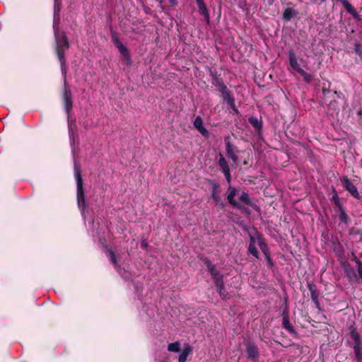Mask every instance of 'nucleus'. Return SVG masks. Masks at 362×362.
Masks as SVG:
<instances>
[{"label": "nucleus", "mask_w": 362, "mask_h": 362, "mask_svg": "<svg viewBox=\"0 0 362 362\" xmlns=\"http://www.w3.org/2000/svg\"><path fill=\"white\" fill-rule=\"evenodd\" d=\"M216 286L217 287V289L218 291V293L220 294V296L225 299L226 298L228 293L226 292V288L223 286V279H216L215 282Z\"/></svg>", "instance_id": "9d476101"}, {"label": "nucleus", "mask_w": 362, "mask_h": 362, "mask_svg": "<svg viewBox=\"0 0 362 362\" xmlns=\"http://www.w3.org/2000/svg\"><path fill=\"white\" fill-rule=\"evenodd\" d=\"M217 189L218 186L216 184H214L212 187L211 197L214 202L218 204L221 203V196L218 194Z\"/></svg>", "instance_id": "f3484780"}, {"label": "nucleus", "mask_w": 362, "mask_h": 362, "mask_svg": "<svg viewBox=\"0 0 362 362\" xmlns=\"http://www.w3.org/2000/svg\"><path fill=\"white\" fill-rule=\"evenodd\" d=\"M207 263V269L211 273V274L214 276V280L216 279H222V277H218V273L216 271L215 267L209 261Z\"/></svg>", "instance_id": "a211bd4d"}, {"label": "nucleus", "mask_w": 362, "mask_h": 362, "mask_svg": "<svg viewBox=\"0 0 362 362\" xmlns=\"http://www.w3.org/2000/svg\"><path fill=\"white\" fill-rule=\"evenodd\" d=\"M173 4H175V0H169ZM156 3H158L159 5L161 6L162 4V0H155Z\"/></svg>", "instance_id": "cd10ccee"}, {"label": "nucleus", "mask_w": 362, "mask_h": 362, "mask_svg": "<svg viewBox=\"0 0 362 362\" xmlns=\"http://www.w3.org/2000/svg\"><path fill=\"white\" fill-rule=\"evenodd\" d=\"M167 349L169 352L180 353L178 362H186L193 351V347L189 344H185L181 349V344L178 341L168 344Z\"/></svg>", "instance_id": "7ed1b4c3"}, {"label": "nucleus", "mask_w": 362, "mask_h": 362, "mask_svg": "<svg viewBox=\"0 0 362 362\" xmlns=\"http://www.w3.org/2000/svg\"><path fill=\"white\" fill-rule=\"evenodd\" d=\"M333 199H335L336 201H338V199H339L338 195L337 194L334 195Z\"/></svg>", "instance_id": "7c9ffc66"}, {"label": "nucleus", "mask_w": 362, "mask_h": 362, "mask_svg": "<svg viewBox=\"0 0 362 362\" xmlns=\"http://www.w3.org/2000/svg\"><path fill=\"white\" fill-rule=\"evenodd\" d=\"M64 107L65 110L69 115L71 107H72V99H71V94L70 91H69L66 88H65L64 93Z\"/></svg>", "instance_id": "6e6552de"}, {"label": "nucleus", "mask_w": 362, "mask_h": 362, "mask_svg": "<svg viewBox=\"0 0 362 362\" xmlns=\"http://www.w3.org/2000/svg\"><path fill=\"white\" fill-rule=\"evenodd\" d=\"M218 165L221 168L222 172L224 174L228 183L230 184V168L226 162V160L225 159L223 156L221 154H220V158L218 160Z\"/></svg>", "instance_id": "423d86ee"}, {"label": "nucleus", "mask_w": 362, "mask_h": 362, "mask_svg": "<svg viewBox=\"0 0 362 362\" xmlns=\"http://www.w3.org/2000/svg\"><path fill=\"white\" fill-rule=\"evenodd\" d=\"M304 78V80L307 82H310L312 81V76L307 74L303 69H300L299 71H298Z\"/></svg>", "instance_id": "5701e85b"}, {"label": "nucleus", "mask_w": 362, "mask_h": 362, "mask_svg": "<svg viewBox=\"0 0 362 362\" xmlns=\"http://www.w3.org/2000/svg\"><path fill=\"white\" fill-rule=\"evenodd\" d=\"M355 52L358 54L360 58L362 59V50L360 49L358 45H355Z\"/></svg>", "instance_id": "bb28decb"}, {"label": "nucleus", "mask_w": 362, "mask_h": 362, "mask_svg": "<svg viewBox=\"0 0 362 362\" xmlns=\"http://www.w3.org/2000/svg\"><path fill=\"white\" fill-rule=\"evenodd\" d=\"M148 247V243L146 240H142L141 242V247L146 248Z\"/></svg>", "instance_id": "c85d7f7f"}, {"label": "nucleus", "mask_w": 362, "mask_h": 362, "mask_svg": "<svg viewBox=\"0 0 362 362\" xmlns=\"http://www.w3.org/2000/svg\"><path fill=\"white\" fill-rule=\"evenodd\" d=\"M56 13H57V8H56V6H55V7H54V15L56 14Z\"/></svg>", "instance_id": "2f4dec72"}, {"label": "nucleus", "mask_w": 362, "mask_h": 362, "mask_svg": "<svg viewBox=\"0 0 362 362\" xmlns=\"http://www.w3.org/2000/svg\"><path fill=\"white\" fill-rule=\"evenodd\" d=\"M341 182L345 189L348 190L354 197L356 199L361 198V195L356 187L349 180V179L347 177H344L341 179Z\"/></svg>", "instance_id": "39448f33"}, {"label": "nucleus", "mask_w": 362, "mask_h": 362, "mask_svg": "<svg viewBox=\"0 0 362 362\" xmlns=\"http://www.w3.org/2000/svg\"><path fill=\"white\" fill-rule=\"evenodd\" d=\"M256 243H257V241H256L255 236L250 235V243L248 250H249V252L252 255H253L254 257L257 258L258 257V251L255 247Z\"/></svg>", "instance_id": "9b49d317"}, {"label": "nucleus", "mask_w": 362, "mask_h": 362, "mask_svg": "<svg viewBox=\"0 0 362 362\" xmlns=\"http://www.w3.org/2000/svg\"><path fill=\"white\" fill-rule=\"evenodd\" d=\"M358 272L359 276L362 279V265L359 266Z\"/></svg>", "instance_id": "c756f323"}, {"label": "nucleus", "mask_w": 362, "mask_h": 362, "mask_svg": "<svg viewBox=\"0 0 362 362\" xmlns=\"http://www.w3.org/2000/svg\"><path fill=\"white\" fill-rule=\"evenodd\" d=\"M283 326L284 327L287 329L290 333H295V330L293 327V326L289 322L288 317L286 315H284L283 317Z\"/></svg>", "instance_id": "6ab92c4d"}, {"label": "nucleus", "mask_w": 362, "mask_h": 362, "mask_svg": "<svg viewBox=\"0 0 362 362\" xmlns=\"http://www.w3.org/2000/svg\"><path fill=\"white\" fill-rule=\"evenodd\" d=\"M342 4L349 13H350L354 16L356 15V13L355 11L354 8L351 6V5L346 0H343Z\"/></svg>", "instance_id": "4be33fe9"}, {"label": "nucleus", "mask_w": 362, "mask_h": 362, "mask_svg": "<svg viewBox=\"0 0 362 362\" xmlns=\"http://www.w3.org/2000/svg\"><path fill=\"white\" fill-rule=\"evenodd\" d=\"M339 218L341 221L346 223L347 222V216L344 211H341L339 215Z\"/></svg>", "instance_id": "a878e982"}, {"label": "nucleus", "mask_w": 362, "mask_h": 362, "mask_svg": "<svg viewBox=\"0 0 362 362\" xmlns=\"http://www.w3.org/2000/svg\"><path fill=\"white\" fill-rule=\"evenodd\" d=\"M197 6L201 11V13L205 17V19L207 22L209 21V13L208 12L207 8L206 7L204 2L203 0H196Z\"/></svg>", "instance_id": "ddd939ff"}, {"label": "nucleus", "mask_w": 362, "mask_h": 362, "mask_svg": "<svg viewBox=\"0 0 362 362\" xmlns=\"http://www.w3.org/2000/svg\"><path fill=\"white\" fill-rule=\"evenodd\" d=\"M249 122L255 129L259 131L262 129V122L259 119L256 117H250L249 119Z\"/></svg>", "instance_id": "aec40b11"}, {"label": "nucleus", "mask_w": 362, "mask_h": 362, "mask_svg": "<svg viewBox=\"0 0 362 362\" xmlns=\"http://www.w3.org/2000/svg\"><path fill=\"white\" fill-rule=\"evenodd\" d=\"M194 127L203 135L207 136L208 135V131L204 127L203 121L201 117L197 116L194 121Z\"/></svg>", "instance_id": "1a4fd4ad"}, {"label": "nucleus", "mask_w": 362, "mask_h": 362, "mask_svg": "<svg viewBox=\"0 0 362 362\" xmlns=\"http://www.w3.org/2000/svg\"><path fill=\"white\" fill-rule=\"evenodd\" d=\"M289 62L290 65L296 71H299L301 68L298 63L297 59L296 58L293 52H290L289 54Z\"/></svg>", "instance_id": "dca6fc26"}, {"label": "nucleus", "mask_w": 362, "mask_h": 362, "mask_svg": "<svg viewBox=\"0 0 362 362\" xmlns=\"http://www.w3.org/2000/svg\"><path fill=\"white\" fill-rule=\"evenodd\" d=\"M224 99L227 101V103L230 105H234V100L233 98L230 95V94L228 92H224Z\"/></svg>", "instance_id": "b1692460"}, {"label": "nucleus", "mask_w": 362, "mask_h": 362, "mask_svg": "<svg viewBox=\"0 0 362 362\" xmlns=\"http://www.w3.org/2000/svg\"><path fill=\"white\" fill-rule=\"evenodd\" d=\"M107 253H108V256L110 257L112 264L116 265L117 264V259H116V257H115V255L114 252H112L111 250H109L107 252Z\"/></svg>", "instance_id": "393cba45"}, {"label": "nucleus", "mask_w": 362, "mask_h": 362, "mask_svg": "<svg viewBox=\"0 0 362 362\" xmlns=\"http://www.w3.org/2000/svg\"><path fill=\"white\" fill-rule=\"evenodd\" d=\"M226 154L227 156L231 158L234 162L237 161V156L235 155V148L230 144V142L226 144Z\"/></svg>", "instance_id": "4468645a"}, {"label": "nucleus", "mask_w": 362, "mask_h": 362, "mask_svg": "<svg viewBox=\"0 0 362 362\" xmlns=\"http://www.w3.org/2000/svg\"><path fill=\"white\" fill-rule=\"evenodd\" d=\"M247 354L249 358L252 359L257 358L258 356V351L257 346L254 344H248L247 346Z\"/></svg>", "instance_id": "f8f14e48"}, {"label": "nucleus", "mask_w": 362, "mask_h": 362, "mask_svg": "<svg viewBox=\"0 0 362 362\" xmlns=\"http://www.w3.org/2000/svg\"><path fill=\"white\" fill-rule=\"evenodd\" d=\"M115 44L118 48L119 52L123 55L124 60L127 64H131V57L128 49L127 47L119 41V39L116 38L115 40Z\"/></svg>", "instance_id": "0eeeda50"}, {"label": "nucleus", "mask_w": 362, "mask_h": 362, "mask_svg": "<svg viewBox=\"0 0 362 362\" xmlns=\"http://www.w3.org/2000/svg\"><path fill=\"white\" fill-rule=\"evenodd\" d=\"M54 32L56 40V52L62 64L64 63V52L69 47L68 40L64 33H59L55 21H54Z\"/></svg>", "instance_id": "f257e3e1"}, {"label": "nucleus", "mask_w": 362, "mask_h": 362, "mask_svg": "<svg viewBox=\"0 0 362 362\" xmlns=\"http://www.w3.org/2000/svg\"><path fill=\"white\" fill-rule=\"evenodd\" d=\"M296 11L292 8H287L284 10L283 13V18L286 21H290L295 16H296Z\"/></svg>", "instance_id": "2eb2a0df"}, {"label": "nucleus", "mask_w": 362, "mask_h": 362, "mask_svg": "<svg viewBox=\"0 0 362 362\" xmlns=\"http://www.w3.org/2000/svg\"><path fill=\"white\" fill-rule=\"evenodd\" d=\"M255 238H256L257 243L259 245V248L261 249V250L262 251V252H264V254H266V253H267V245L265 244V243L264 242V240H262V238L259 235H257V236H255Z\"/></svg>", "instance_id": "412c9836"}, {"label": "nucleus", "mask_w": 362, "mask_h": 362, "mask_svg": "<svg viewBox=\"0 0 362 362\" xmlns=\"http://www.w3.org/2000/svg\"><path fill=\"white\" fill-rule=\"evenodd\" d=\"M227 199L235 207L240 208L241 204H251L248 194L245 192H239L236 188L230 186L228 189Z\"/></svg>", "instance_id": "f03ea898"}, {"label": "nucleus", "mask_w": 362, "mask_h": 362, "mask_svg": "<svg viewBox=\"0 0 362 362\" xmlns=\"http://www.w3.org/2000/svg\"><path fill=\"white\" fill-rule=\"evenodd\" d=\"M74 174L77 184L78 206L81 210H84L86 202L84 191L83 188V180L81 175L79 165L76 163H74Z\"/></svg>", "instance_id": "20e7f679"}]
</instances>
